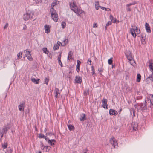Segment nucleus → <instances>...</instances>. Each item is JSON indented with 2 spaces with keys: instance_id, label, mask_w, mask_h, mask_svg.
I'll list each match as a JSON object with an SVG mask.
<instances>
[{
  "instance_id": "f257e3e1",
  "label": "nucleus",
  "mask_w": 153,
  "mask_h": 153,
  "mask_svg": "<svg viewBox=\"0 0 153 153\" xmlns=\"http://www.w3.org/2000/svg\"><path fill=\"white\" fill-rule=\"evenodd\" d=\"M70 6L71 9L79 16L82 13H84L82 10H81L79 9L76 4L75 1H73L70 3Z\"/></svg>"
},
{
  "instance_id": "f03ea898",
  "label": "nucleus",
  "mask_w": 153,
  "mask_h": 153,
  "mask_svg": "<svg viewBox=\"0 0 153 153\" xmlns=\"http://www.w3.org/2000/svg\"><path fill=\"white\" fill-rule=\"evenodd\" d=\"M34 15V13L33 12H28L24 15L23 19L25 21H27L29 19H31Z\"/></svg>"
},
{
  "instance_id": "7ed1b4c3",
  "label": "nucleus",
  "mask_w": 153,
  "mask_h": 153,
  "mask_svg": "<svg viewBox=\"0 0 153 153\" xmlns=\"http://www.w3.org/2000/svg\"><path fill=\"white\" fill-rule=\"evenodd\" d=\"M51 11V17L52 19L55 22H56L58 19L57 14L56 13V10L53 8H52Z\"/></svg>"
},
{
  "instance_id": "20e7f679",
  "label": "nucleus",
  "mask_w": 153,
  "mask_h": 153,
  "mask_svg": "<svg viewBox=\"0 0 153 153\" xmlns=\"http://www.w3.org/2000/svg\"><path fill=\"white\" fill-rule=\"evenodd\" d=\"M126 56L128 60L130 62V63L131 65H133V64L134 62V60L133 59L131 53V52L128 53V54H126Z\"/></svg>"
},
{
  "instance_id": "39448f33",
  "label": "nucleus",
  "mask_w": 153,
  "mask_h": 153,
  "mask_svg": "<svg viewBox=\"0 0 153 153\" xmlns=\"http://www.w3.org/2000/svg\"><path fill=\"white\" fill-rule=\"evenodd\" d=\"M110 142L111 144L112 145L114 148H115V146L117 145V143L114 137L110 139Z\"/></svg>"
},
{
  "instance_id": "423d86ee",
  "label": "nucleus",
  "mask_w": 153,
  "mask_h": 153,
  "mask_svg": "<svg viewBox=\"0 0 153 153\" xmlns=\"http://www.w3.org/2000/svg\"><path fill=\"white\" fill-rule=\"evenodd\" d=\"M25 103V101H22L21 104H20L19 105V111H24Z\"/></svg>"
},
{
  "instance_id": "0eeeda50",
  "label": "nucleus",
  "mask_w": 153,
  "mask_h": 153,
  "mask_svg": "<svg viewBox=\"0 0 153 153\" xmlns=\"http://www.w3.org/2000/svg\"><path fill=\"white\" fill-rule=\"evenodd\" d=\"M107 100L105 99H103L102 100V106L104 108L107 109L108 108V105L107 104Z\"/></svg>"
},
{
  "instance_id": "6e6552de",
  "label": "nucleus",
  "mask_w": 153,
  "mask_h": 153,
  "mask_svg": "<svg viewBox=\"0 0 153 153\" xmlns=\"http://www.w3.org/2000/svg\"><path fill=\"white\" fill-rule=\"evenodd\" d=\"M75 81L76 83H81L82 82V77L79 76H76Z\"/></svg>"
},
{
  "instance_id": "1a4fd4ad",
  "label": "nucleus",
  "mask_w": 153,
  "mask_h": 153,
  "mask_svg": "<svg viewBox=\"0 0 153 153\" xmlns=\"http://www.w3.org/2000/svg\"><path fill=\"white\" fill-rule=\"evenodd\" d=\"M56 141L54 139L49 140L48 139V143L51 146H54V143L56 142Z\"/></svg>"
},
{
  "instance_id": "9d476101",
  "label": "nucleus",
  "mask_w": 153,
  "mask_h": 153,
  "mask_svg": "<svg viewBox=\"0 0 153 153\" xmlns=\"http://www.w3.org/2000/svg\"><path fill=\"white\" fill-rule=\"evenodd\" d=\"M132 126L133 130L135 131H137V129L138 124L137 123L133 122L132 124Z\"/></svg>"
},
{
  "instance_id": "9b49d317",
  "label": "nucleus",
  "mask_w": 153,
  "mask_h": 153,
  "mask_svg": "<svg viewBox=\"0 0 153 153\" xmlns=\"http://www.w3.org/2000/svg\"><path fill=\"white\" fill-rule=\"evenodd\" d=\"M145 29L146 32L148 33H150L151 30L149 25L147 23H146L145 24Z\"/></svg>"
},
{
  "instance_id": "f8f14e48",
  "label": "nucleus",
  "mask_w": 153,
  "mask_h": 153,
  "mask_svg": "<svg viewBox=\"0 0 153 153\" xmlns=\"http://www.w3.org/2000/svg\"><path fill=\"white\" fill-rule=\"evenodd\" d=\"M50 27L49 25H45L44 26V29L45 30V32L46 33H48L50 32Z\"/></svg>"
},
{
  "instance_id": "ddd939ff",
  "label": "nucleus",
  "mask_w": 153,
  "mask_h": 153,
  "mask_svg": "<svg viewBox=\"0 0 153 153\" xmlns=\"http://www.w3.org/2000/svg\"><path fill=\"white\" fill-rule=\"evenodd\" d=\"M109 113L111 115H116L117 114V112L116 111L112 109H110Z\"/></svg>"
},
{
  "instance_id": "4468645a",
  "label": "nucleus",
  "mask_w": 153,
  "mask_h": 153,
  "mask_svg": "<svg viewBox=\"0 0 153 153\" xmlns=\"http://www.w3.org/2000/svg\"><path fill=\"white\" fill-rule=\"evenodd\" d=\"M54 92L55 94V97L57 98H58V97L59 96V95H60L59 89L56 87L55 88L54 90Z\"/></svg>"
},
{
  "instance_id": "2eb2a0df",
  "label": "nucleus",
  "mask_w": 153,
  "mask_h": 153,
  "mask_svg": "<svg viewBox=\"0 0 153 153\" xmlns=\"http://www.w3.org/2000/svg\"><path fill=\"white\" fill-rule=\"evenodd\" d=\"M130 32L134 37H136V35L135 33L134 29L131 28L130 30Z\"/></svg>"
},
{
  "instance_id": "dca6fc26",
  "label": "nucleus",
  "mask_w": 153,
  "mask_h": 153,
  "mask_svg": "<svg viewBox=\"0 0 153 153\" xmlns=\"http://www.w3.org/2000/svg\"><path fill=\"white\" fill-rule=\"evenodd\" d=\"M141 108L142 109L145 110L146 108V101L143 102V103L141 104Z\"/></svg>"
},
{
  "instance_id": "f3484780",
  "label": "nucleus",
  "mask_w": 153,
  "mask_h": 153,
  "mask_svg": "<svg viewBox=\"0 0 153 153\" xmlns=\"http://www.w3.org/2000/svg\"><path fill=\"white\" fill-rule=\"evenodd\" d=\"M31 80L32 82L36 84H38L39 82V79H36L34 77H32Z\"/></svg>"
},
{
  "instance_id": "a211bd4d",
  "label": "nucleus",
  "mask_w": 153,
  "mask_h": 153,
  "mask_svg": "<svg viewBox=\"0 0 153 153\" xmlns=\"http://www.w3.org/2000/svg\"><path fill=\"white\" fill-rule=\"evenodd\" d=\"M51 148V147L50 146H45L43 147L42 149L46 152H49L50 150L49 149Z\"/></svg>"
},
{
  "instance_id": "6ab92c4d",
  "label": "nucleus",
  "mask_w": 153,
  "mask_h": 153,
  "mask_svg": "<svg viewBox=\"0 0 153 153\" xmlns=\"http://www.w3.org/2000/svg\"><path fill=\"white\" fill-rule=\"evenodd\" d=\"M10 128V127L9 126H5L4 128H3L1 130L5 134H6L7 133V131Z\"/></svg>"
},
{
  "instance_id": "aec40b11",
  "label": "nucleus",
  "mask_w": 153,
  "mask_h": 153,
  "mask_svg": "<svg viewBox=\"0 0 153 153\" xmlns=\"http://www.w3.org/2000/svg\"><path fill=\"white\" fill-rule=\"evenodd\" d=\"M85 114H81L80 115V120L81 121H83L85 120Z\"/></svg>"
},
{
  "instance_id": "412c9836",
  "label": "nucleus",
  "mask_w": 153,
  "mask_h": 153,
  "mask_svg": "<svg viewBox=\"0 0 153 153\" xmlns=\"http://www.w3.org/2000/svg\"><path fill=\"white\" fill-rule=\"evenodd\" d=\"M89 88H86L85 90L84 91V94L85 96H86L89 94Z\"/></svg>"
},
{
  "instance_id": "4be33fe9",
  "label": "nucleus",
  "mask_w": 153,
  "mask_h": 153,
  "mask_svg": "<svg viewBox=\"0 0 153 153\" xmlns=\"http://www.w3.org/2000/svg\"><path fill=\"white\" fill-rule=\"evenodd\" d=\"M31 51H28V49H27L25 50L24 51V52L25 53L26 56H28L29 55H30L31 54L30 53Z\"/></svg>"
},
{
  "instance_id": "5701e85b",
  "label": "nucleus",
  "mask_w": 153,
  "mask_h": 153,
  "mask_svg": "<svg viewBox=\"0 0 153 153\" xmlns=\"http://www.w3.org/2000/svg\"><path fill=\"white\" fill-rule=\"evenodd\" d=\"M68 127L70 131H73L74 129V127L71 125H68Z\"/></svg>"
},
{
  "instance_id": "b1692460",
  "label": "nucleus",
  "mask_w": 153,
  "mask_h": 153,
  "mask_svg": "<svg viewBox=\"0 0 153 153\" xmlns=\"http://www.w3.org/2000/svg\"><path fill=\"white\" fill-rule=\"evenodd\" d=\"M149 80L152 81H153V75L149 76L146 79V80L147 81H149Z\"/></svg>"
},
{
  "instance_id": "393cba45",
  "label": "nucleus",
  "mask_w": 153,
  "mask_h": 153,
  "mask_svg": "<svg viewBox=\"0 0 153 153\" xmlns=\"http://www.w3.org/2000/svg\"><path fill=\"white\" fill-rule=\"evenodd\" d=\"M137 81L138 82H139L140 81L141 76L140 74H138L137 75Z\"/></svg>"
},
{
  "instance_id": "a878e982",
  "label": "nucleus",
  "mask_w": 153,
  "mask_h": 153,
  "mask_svg": "<svg viewBox=\"0 0 153 153\" xmlns=\"http://www.w3.org/2000/svg\"><path fill=\"white\" fill-rule=\"evenodd\" d=\"M2 147L4 149L6 148L7 146V143L4 142V143H2L1 144Z\"/></svg>"
},
{
  "instance_id": "bb28decb",
  "label": "nucleus",
  "mask_w": 153,
  "mask_h": 153,
  "mask_svg": "<svg viewBox=\"0 0 153 153\" xmlns=\"http://www.w3.org/2000/svg\"><path fill=\"white\" fill-rule=\"evenodd\" d=\"M42 51L43 52V53L45 54H48L49 53V51H48L47 49L46 48L44 47L43 48Z\"/></svg>"
},
{
  "instance_id": "cd10ccee",
  "label": "nucleus",
  "mask_w": 153,
  "mask_h": 153,
  "mask_svg": "<svg viewBox=\"0 0 153 153\" xmlns=\"http://www.w3.org/2000/svg\"><path fill=\"white\" fill-rule=\"evenodd\" d=\"M12 149L10 147H8L5 152V153H12Z\"/></svg>"
},
{
  "instance_id": "c85d7f7f",
  "label": "nucleus",
  "mask_w": 153,
  "mask_h": 153,
  "mask_svg": "<svg viewBox=\"0 0 153 153\" xmlns=\"http://www.w3.org/2000/svg\"><path fill=\"white\" fill-rule=\"evenodd\" d=\"M133 29H134L135 33L136 32L137 34L139 33L140 32V30L139 29H138L137 27H134V28Z\"/></svg>"
},
{
  "instance_id": "c756f323",
  "label": "nucleus",
  "mask_w": 153,
  "mask_h": 153,
  "mask_svg": "<svg viewBox=\"0 0 153 153\" xmlns=\"http://www.w3.org/2000/svg\"><path fill=\"white\" fill-rule=\"evenodd\" d=\"M149 67L152 72L153 71V63H151L149 65Z\"/></svg>"
},
{
  "instance_id": "7c9ffc66",
  "label": "nucleus",
  "mask_w": 153,
  "mask_h": 153,
  "mask_svg": "<svg viewBox=\"0 0 153 153\" xmlns=\"http://www.w3.org/2000/svg\"><path fill=\"white\" fill-rule=\"evenodd\" d=\"M22 52H20L18 53L17 55V57L18 59H20L22 56Z\"/></svg>"
},
{
  "instance_id": "2f4dec72",
  "label": "nucleus",
  "mask_w": 153,
  "mask_h": 153,
  "mask_svg": "<svg viewBox=\"0 0 153 153\" xmlns=\"http://www.w3.org/2000/svg\"><path fill=\"white\" fill-rule=\"evenodd\" d=\"M113 58H111L108 60V63L109 65H111L112 63L113 62Z\"/></svg>"
},
{
  "instance_id": "473e14b6",
  "label": "nucleus",
  "mask_w": 153,
  "mask_h": 153,
  "mask_svg": "<svg viewBox=\"0 0 153 153\" xmlns=\"http://www.w3.org/2000/svg\"><path fill=\"white\" fill-rule=\"evenodd\" d=\"M59 48V46L57 44H55L54 45L53 49L54 50L58 49Z\"/></svg>"
},
{
  "instance_id": "72a5a7b5",
  "label": "nucleus",
  "mask_w": 153,
  "mask_h": 153,
  "mask_svg": "<svg viewBox=\"0 0 153 153\" xmlns=\"http://www.w3.org/2000/svg\"><path fill=\"white\" fill-rule=\"evenodd\" d=\"M57 2H58V1H55L52 3L51 7H52V8H53V7L54 6L56 5L57 4Z\"/></svg>"
},
{
  "instance_id": "f704fd0d",
  "label": "nucleus",
  "mask_w": 153,
  "mask_h": 153,
  "mask_svg": "<svg viewBox=\"0 0 153 153\" xmlns=\"http://www.w3.org/2000/svg\"><path fill=\"white\" fill-rule=\"evenodd\" d=\"M142 39H141V42L142 44H146V42L145 39H144L143 36H142Z\"/></svg>"
},
{
  "instance_id": "c9c22d12",
  "label": "nucleus",
  "mask_w": 153,
  "mask_h": 153,
  "mask_svg": "<svg viewBox=\"0 0 153 153\" xmlns=\"http://www.w3.org/2000/svg\"><path fill=\"white\" fill-rule=\"evenodd\" d=\"M26 57L30 61H32L33 60V59L32 57L31 54L30 55L27 56Z\"/></svg>"
},
{
  "instance_id": "e433bc0d",
  "label": "nucleus",
  "mask_w": 153,
  "mask_h": 153,
  "mask_svg": "<svg viewBox=\"0 0 153 153\" xmlns=\"http://www.w3.org/2000/svg\"><path fill=\"white\" fill-rule=\"evenodd\" d=\"M112 22L111 21H109L106 24V26L105 27V29L106 30L107 29V27L109 25H111L112 24Z\"/></svg>"
},
{
  "instance_id": "4c0bfd02",
  "label": "nucleus",
  "mask_w": 153,
  "mask_h": 153,
  "mask_svg": "<svg viewBox=\"0 0 153 153\" xmlns=\"http://www.w3.org/2000/svg\"><path fill=\"white\" fill-rule=\"evenodd\" d=\"M72 54H73L72 52L71 51H70L68 53V56H69V57H70V59H72L71 57H72Z\"/></svg>"
},
{
  "instance_id": "58836bf2",
  "label": "nucleus",
  "mask_w": 153,
  "mask_h": 153,
  "mask_svg": "<svg viewBox=\"0 0 153 153\" xmlns=\"http://www.w3.org/2000/svg\"><path fill=\"white\" fill-rule=\"evenodd\" d=\"M4 134L2 131L1 130V129L0 130V137H1V138H2L3 137Z\"/></svg>"
},
{
  "instance_id": "ea45409f",
  "label": "nucleus",
  "mask_w": 153,
  "mask_h": 153,
  "mask_svg": "<svg viewBox=\"0 0 153 153\" xmlns=\"http://www.w3.org/2000/svg\"><path fill=\"white\" fill-rule=\"evenodd\" d=\"M62 27L63 28H64L66 26V23L64 22H62L61 23Z\"/></svg>"
},
{
  "instance_id": "a19ab883",
  "label": "nucleus",
  "mask_w": 153,
  "mask_h": 153,
  "mask_svg": "<svg viewBox=\"0 0 153 153\" xmlns=\"http://www.w3.org/2000/svg\"><path fill=\"white\" fill-rule=\"evenodd\" d=\"M81 64V62L79 60H77V65L76 67H80Z\"/></svg>"
},
{
  "instance_id": "79ce46f5",
  "label": "nucleus",
  "mask_w": 153,
  "mask_h": 153,
  "mask_svg": "<svg viewBox=\"0 0 153 153\" xmlns=\"http://www.w3.org/2000/svg\"><path fill=\"white\" fill-rule=\"evenodd\" d=\"M136 4V3L135 2H133L132 3H130L128 4H127L126 6V7H129L130 6H131L132 5H134Z\"/></svg>"
},
{
  "instance_id": "37998d69",
  "label": "nucleus",
  "mask_w": 153,
  "mask_h": 153,
  "mask_svg": "<svg viewBox=\"0 0 153 153\" xmlns=\"http://www.w3.org/2000/svg\"><path fill=\"white\" fill-rule=\"evenodd\" d=\"M45 137V136L43 134H39V137L41 138H44Z\"/></svg>"
},
{
  "instance_id": "c03bdc74",
  "label": "nucleus",
  "mask_w": 153,
  "mask_h": 153,
  "mask_svg": "<svg viewBox=\"0 0 153 153\" xmlns=\"http://www.w3.org/2000/svg\"><path fill=\"white\" fill-rule=\"evenodd\" d=\"M48 81H49V79L48 78H46L45 79V82L46 85H48Z\"/></svg>"
},
{
  "instance_id": "a18cd8bd",
  "label": "nucleus",
  "mask_w": 153,
  "mask_h": 153,
  "mask_svg": "<svg viewBox=\"0 0 153 153\" xmlns=\"http://www.w3.org/2000/svg\"><path fill=\"white\" fill-rule=\"evenodd\" d=\"M61 52H60L59 54V55L58 56L57 59H58V60H59V59L61 60Z\"/></svg>"
},
{
  "instance_id": "49530a36",
  "label": "nucleus",
  "mask_w": 153,
  "mask_h": 153,
  "mask_svg": "<svg viewBox=\"0 0 153 153\" xmlns=\"http://www.w3.org/2000/svg\"><path fill=\"white\" fill-rule=\"evenodd\" d=\"M95 6H99V2L98 1H96L95 3Z\"/></svg>"
},
{
  "instance_id": "de8ad7c7",
  "label": "nucleus",
  "mask_w": 153,
  "mask_h": 153,
  "mask_svg": "<svg viewBox=\"0 0 153 153\" xmlns=\"http://www.w3.org/2000/svg\"><path fill=\"white\" fill-rule=\"evenodd\" d=\"M91 61L90 59H88V60L87 63L90 65H91Z\"/></svg>"
},
{
  "instance_id": "09e8293b",
  "label": "nucleus",
  "mask_w": 153,
  "mask_h": 153,
  "mask_svg": "<svg viewBox=\"0 0 153 153\" xmlns=\"http://www.w3.org/2000/svg\"><path fill=\"white\" fill-rule=\"evenodd\" d=\"M8 23H7L4 26V29H6L7 28V27H8Z\"/></svg>"
},
{
  "instance_id": "8fccbe9b",
  "label": "nucleus",
  "mask_w": 153,
  "mask_h": 153,
  "mask_svg": "<svg viewBox=\"0 0 153 153\" xmlns=\"http://www.w3.org/2000/svg\"><path fill=\"white\" fill-rule=\"evenodd\" d=\"M58 60V62L59 64V65H61V67H62L63 66L62 65V64L61 62V60Z\"/></svg>"
},
{
  "instance_id": "3c124183",
  "label": "nucleus",
  "mask_w": 153,
  "mask_h": 153,
  "mask_svg": "<svg viewBox=\"0 0 153 153\" xmlns=\"http://www.w3.org/2000/svg\"><path fill=\"white\" fill-rule=\"evenodd\" d=\"M116 20H117V19H116V18H114L113 20L111 22H113V23H115L116 22Z\"/></svg>"
},
{
  "instance_id": "603ef678",
  "label": "nucleus",
  "mask_w": 153,
  "mask_h": 153,
  "mask_svg": "<svg viewBox=\"0 0 153 153\" xmlns=\"http://www.w3.org/2000/svg\"><path fill=\"white\" fill-rule=\"evenodd\" d=\"M97 23H94L93 24V28H95L97 27Z\"/></svg>"
},
{
  "instance_id": "864d4df0",
  "label": "nucleus",
  "mask_w": 153,
  "mask_h": 153,
  "mask_svg": "<svg viewBox=\"0 0 153 153\" xmlns=\"http://www.w3.org/2000/svg\"><path fill=\"white\" fill-rule=\"evenodd\" d=\"M127 7V8L126 10L127 11H131V10L130 8L129 7Z\"/></svg>"
},
{
  "instance_id": "5fc2aeb1",
  "label": "nucleus",
  "mask_w": 153,
  "mask_h": 153,
  "mask_svg": "<svg viewBox=\"0 0 153 153\" xmlns=\"http://www.w3.org/2000/svg\"><path fill=\"white\" fill-rule=\"evenodd\" d=\"M114 17H113V16L112 15H110V19L111 20V21H112Z\"/></svg>"
},
{
  "instance_id": "6e6d98bb",
  "label": "nucleus",
  "mask_w": 153,
  "mask_h": 153,
  "mask_svg": "<svg viewBox=\"0 0 153 153\" xmlns=\"http://www.w3.org/2000/svg\"><path fill=\"white\" fill-rule=\"evenodd\" d=\"M100 8H101L103 10H106L107 8H105V7H102V6H100Z\"/></svg>"
},
{
  "instance_id": "4d7b16f0",
  "label": "nucleus",
  "mask_w": 153,
  "mask_h": 153,
  "mask_svg": "<svg viewBox=\"0 0 153 153\" xmlns=\"http://www.w3.org/2000/svg\"><path fill=\"white\" fill-rule=\"evenodd\" d=\"M98 71L100 72H102L103 71L102 70V68H98Z\"/></svg>"
},
{
  "instance_id": "13d9d810",
  "label": "nucleus",
  "mask_w": 153,
  "mask_h": 153,
  "mask_svg": "<svg viewBox=\"0 0 153 153\" xmlns=\"http://www.w3.org/2000/svg\"><path fill=\"white\" fill-rule=\"evenodd\" d=\"M76 71L78 72H79L80 71V67H76Z\"/></svg>"
},
{
  "instance_id": "bf43d9fd",
  "label": "nucleus",
  "mask_w": 153,
  "mask_h": 153,
  "mask_svg": "<svg viewBox=\"0 0 153 153\" xmlns=\"http://www.w3.org/2000/svg\"><path fill=\"white\" fill-rule=\"evenodd\" d=\"M27 29V27L26 25H24L23 28V30H26Z\"/></svg>"
},
{
  "instance_id": "052dcab7",
  "label": "nucleus",
  "mask_w": 153,
  "mask_h": 153,
  "mask_svg": "<svg viewBox=\"0 0 153 153\" xmlns=\"http://www.w3.org/2000/svg\"><path fill=\"white\" fill-rule=\"evenodd\" d=\"M40 146L41 147H43L44 146L43 144L42 141L40 142Z\"/></svg>"
},
{
  "instance_id": "680f3d73",
  "label": "nucleus",
  "mask_w": 153,
  "mask_h": 153,
  "mask_svg": "<svg viewBox=\"0 0 153 153\" xmlns=\"http://www.w3.org/2000/svg\"><path fill=\"white\" fill-rule=\"evenodd\" d=\"M91 68H92V71H95V69H94V67L93 66H92L91 67Z\"/></svg>"
},
{
  "instance_id": "e2e57ef3",
  "label": "nucleus",
  "mask_w": 153,
  "mask_h": 153,
  "mask_svg": "<svg viewBox=\"0 0 153 153\" xmlns=\"http://www.w3.org/2000/svg\"><path fill=\"white\" fill-rule=\"evenodd\" d=\"M59 46L60 44L62 45V43L59 41H58L56 44Z\"/></svg>"
},
{
  "instance_id": "0e129e2a",
  "label": "nucleus",
  "mask_w": 153,
  "mask_h": 153,
  "mask_svg": "<svg viewBox=\"0 0 153 153\" xmlns=\"http://www.w3.org/2000/svg\"><path fill=\"white\" fill-rule=\"evenodd\" d=\"M48 135H53V134L52 133V132H50V133H49L48 134Z\"/></svg>"
},
{
  "instance_id": "69168bd1",
  "label": "nucleus",
  "mask_w": 153,
  "mask_h": 153,
  "mask_svg": "<svg viewBox=\"0 0 153 153\" xmlns=\"http://www.w3.org/2000/svg\"><path fill=\"white\" fill-rule=\"evenodd\" d=\"M134 110H133V116L134 117H135V112Z\"/></svg>"
},
{
  "instance_id": "338daca9",
  "label": "nucleus",
  "mask_w": 153,
  "mask_h": 153,
  "mask_svg": "<svg viewBox=\"0 0 153 153\" xmlns=\"http://www.w3.org/2000/svg\"><path fill=\"white\" fill-rule=\"evenodd\" d=\"M44 138L45 139V140L46 141H48V139H49L48 138H47V137L45 136V137Z\"/></svg>"
},
{
  "instance_id": "774afa93",
  "label": "nucleus",
  "mask_w": 153,
  "mask_h": 153,
  "mask_svg": "<svg viewBox=\"0 0 153 153\" xmlns=\"http://www.w3.org/2000/svg\"><path fill=\"white\" fill-rule=\"evenodd\" d=\"M99 7H100V6H95V7L96 10H97L99 9Z\"/></svg>"
}]
</instances>
